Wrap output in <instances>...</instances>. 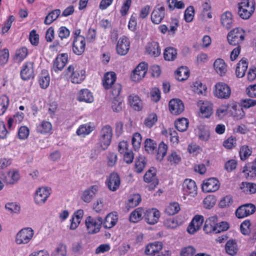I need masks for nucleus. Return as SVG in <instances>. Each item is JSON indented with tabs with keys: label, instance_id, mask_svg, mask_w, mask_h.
Instances as JSON below:
<instances>
[{
	"label": "nucleus",
	"instance_id": "1",
	"mask_svg": "<svg viewBox=\"0 0 256 256\" xmlns=\"http://www.w3.org/2000/svg\"><path fill=\"white\" fill-rule=\"evenodd\" d=\"M228 228L229 225L227 222H218L217 217L212 216L206 220L203 229L206 234H218L228 230Z\"/></svg>",
	"mask_w": 256,
	"mask_h": 256
},
{
	"label": "nucleus",
	"instance_id": "2",
	"mask_svg": "<svg viewBox=\"0 0 256 256\" xmlns=\"http://www.w3.org/2000/svg\"><path fill=\"white\" fill-rule=\"evenodd\" d=\"M112 136V130L109 125L102 127L100 132L97 147L100 150H106L110 145Z\"/></svg>",
	"mask_w": 256,
	"mask_h": 256
},
{
	"label": "nucleus",
	"instance_id": "3",
	"mask_svg": "<svg viewBox=\"0 0 256 256\" xmlns=\"http://www.w3.org/2000/svg\"><path fill=\"white\" fill-rule=\"evenodd\" d=\"M255 10V3H252V0L250 2H245L238 3V14L244 20L248 19Z\"/></svg>",
	"mask_w": 256,
	"mask_h": 256
},
{
	"label": "nucleus",
	"instance_id": "4",
	"mask_svg": "<svg viewBox=\"0 0 256 256\" xmlns=\"http://www.w3.org/2000/svg\"><path fill=\"white\" fill-rule=\"evenodd\" d=\"M103 220L102 217L94 218L90 216L87 217L85 220L86 226L90 234H96L100 232Z\"/></svg>",
	"mask_w": 256,
	"mask_h": 256
},
{
	"label": "nucleus",
	"instance_id": "5",
	"mask_svg": "<svg viewBox=\"0 0 256 256\" xmlns=\"http://www.w3.org/2000/svg\"><path fill=\"white\" fill-rule=\"evenodd\" d=\"M227 38L230 44L236 46L244 40V32L239 28H234L228 33Z\"/></svg>",
	"mask_w": 256,
	"mask_h": 256
},
{
	"label": "nucleus",
	"instance_id": "6",
	"mask_svg": "<svg viewBox=\"0 0 256 256\" xmlns=\"http://www.w3.org/2000/svg\"><path fill=\"white\" fill-rule=\"evenodd\" d=\"M214 96L222 99H228L231 94L230 87L226 84L219 82L215 85Z\"/></svg>",
	"mask_w": 256,
	"mask_h": 256
},
{
	"label": "nucleus",
	"instance_id": "7",
	"mask_svg": "<svg viewBox=\"0 0 256 256\" xmlns=\"http://www.w3.org/2000/svg\"><path fill=\"white\" fill-rule=\"evenodd\" d=\"M34 234V230L30 228L21 230L16 234V242L18 244H26L32 239Z\"/></svg>",
	"mask_w": 256,
	"mask_h": 256
},
{
	"label": "nucleus",
	"instance_id": "8",
	"mask_svg": "<svg viewBox=\"0 0 256 256\" xmlns=\"http://www.w3.org/2000/svg\"><path fill=\"white\" fill-rule=\"evenodd\" d=\"M66 247L64 244H60L52 252L50 256H66ZM30 256H50L48 252L45 250H40L34 252Z\"/></svg>",
	"mask_w": 256,
	"mask_h": 256
},
{
	"label": "nucleus",
	"instance_id": "9",
	"mask_svg": "<svg viewBox=\"0 0 256 256\" xmlns=\"http://www.w3.org/2000/svg\"><path fill=\"white\" fill-rule=\"evenodd\" d=\"M256 210L255 206L252 204H246L240 206L235 214L238 218H242L253 214Z\"/></svg>",
	"mask_w": 256,
	"mask_h": 256
},
{
	"label": "nucleus",
	"instance_id": "10",
	"mask_svg": "<svg viewBox=\"0 0 256 256\" xmlns=\"http://www.w3.org/2000/svg\"><path fill=\"white\" fill-rule=\"evenodd\" d=\"M144 180L147 183H150L147 188L149 190H154L158 184V180L156 177V170L154 168H151L145 174Z\"/></svg>",
	"mask_w": 256,
	"mask_h": 256
},
{
	"label": "nucleus",
	"instance_id": "11",
	"mask_svg": "<svg viewBox=\"0 0 256 256\" xmlns=\"http://www.w3.org/2000/svg\"><path fill=\"white\" fill-rule=\"evenodd\" d=\"M71 74V81L72 83L80 84L85 78V72L82 70H74L73 66H70L66 70V74Z\"/></svg>",
	"mask_w": 256,
	"mask_h": 256
},
{
	"label": "nucleus",
	"instance_id": "12",
	"mask_svg": "<svg viewBox=\"0 0 256 256\" xmlns=\"http://www.w3.org/2000/svg\"><path fill=\"white\" fill-rule=\"evenodd\" d=\"M51 188L48 187L39 188L36 192L34 200L36 204H41L46 202L50 194Z\"/></svg>",
	"mask_w": 256,
	"mask_h": 256
},
{
	"label": "nucleus",
	"instance_id": "13",
	"mask_svg": "<svg viewBox=\"0 0 256 256\" xmlns=\"http://www.w3.org/2000/svg\"><path fill=\"white\" fill-rule=\"evenodd\" d=\"M219 188V181L214 178H211L204 180L202 185V190L206 192H214Z\"/></svg>",
	"mask_w": 256,
	"mask_h": 256
},
{
	"label": "nucleus",
	"instance_id": "14",
	"mask_svg": "<svg viewBox=\"0 0 256 256\" xmlns=\"http://www.w3.org/2000/svg\"><path fill=\"white\" fill-rule=\"evenodd\" d=\"M85 47L86 41L84 36L74 38L72 43V50L76 54L81 55L84 52Z\"/></svg>",
	"mask_w": 256,
	"mask_h": 256
},
{
	"label": "nucleus",
	"instance_id": "15",
	"mask_svg": "<svg viewBox=\"0 0 256 256\" xmlns=\"http://www.w3.org/2000/svg\"><path fill=\"white\" fill-rule=\"evenodd\" d=\"M168 106L171 113L176 115L180 114L184 110L182 102L178 98L170 100L168 104Z\"/></svg>",
	"mask_w": 256,
	"mask_h": 256
},
{
	"label": "nucleus",
	"instance_id": "16",
	"mask_svg": "<svg viewBox=\"0 0 256 256\" xmlns=\"http://www.w3.org/2000/svg\"><path fill=\"white\" fill-rule=\"evenodd\" d=\"M164 7L158 4L152 13L151 20L153 23L159 24L164 18Z\"/></svg>",
	"mask_w": 256,
	"mask_h": 256
},
{
	"label": "nucleus",
	"instance_id": "17",
	"mask_svg": "<svg viewBox=\"0 0 256 256\" xmlns=\"http://www.w3.org/2000/svg\"><path fill=\"white\" fill-rule=\"evenodd\" d=\"M129 48L130 42L128 38L125 36L120 38L116 45L118 54L121 56L126 55L128 52Z\"/></svg>",
	"mask_w": 256,
	"mask_h": 256
},
{
	"label": "nucleus",
	"instance_id": "18",
	"mask_svg": "<svg viewBox=\"0 0 256 256\" xmlns=\"http://www.w3.org/2000/svg\"><path fill=\"white\" fill-rule=\"evenodd\" d=\"M160 216V212L156 208L147 210L144 212L146 222L150 224H154L158 222Z\"/></svg>",
	"mask_w": 256,
	"mask_h": 256
},
{
	"label": "nucleus",
	"instance_id": "19",
	"mask_svg": "<svg viewBox=\"0 0 256 256\" xmlns=\"http://www.w3.org/2000/svg\"><path fill=\"white\" fill-rule=\"evenodd\" d=\"M106 183L110 190L113 192L116 191L119 188L120 184L118 174L116 172L110 174Z\"/></svg>",
	"mask_w": 256,
	"mask_h": 256
},
{
	"label": "nucleus",
	"instance_id": "20",
	"mask_svg": "<svg viewBox=\"0 0 256 256\" xmlns=\"http://www.w3.org/2000/svg\"><path fill=\"white\" fill-rule=\"evenodd\" d=\"M204 222V218L202 216H196L187 228L188 232L190 234H194L202 226Z\"/></svg>",
	"mask_w": 256,
	"mask_h": 256
},
{
	"label": "nucleus",
	"instance_id": "21",
	"mask_svg": "<svg viewBox=\"0 0 256 256\" xmlns=\"http://www.w3.org/2000/svg\"><path fill=\"white\" fill-rule=\"evenodd\" d=\"M34 63L32 62H26L20 71L21 78L24 80H28L34 78V72L33 69Z\"/></svg>",
	"mask_w": 256,
	"mask_h": 256
},
{
	"label": "nucleus",
	"instance_id": "22",
	"mask_svg": "<svg viewBox=\"0 0 256 256\" xmlns=\"http://www.w3.org/2000/svg\"><path fill=\"white\" fill-rule=\"evenodd\" d=\"M68 55L62 54L56 56L54 62L53 68L55 72L62 70L68 62Z\"/></svg>",
	"mask_w": 256,
	"mask_h": 256
},
{
	"label": "nucleus",
	"instance_id": "23",
	"mask_svg": "<svg viewBox=\"0 0 256 256\" xmlns=\"http://www.w3.org/2000/svg\"><path fill=\"white\" fill-rule=\"evenodd\" d=\"M98 186L96 185L91 186L89 188L84 190L82 194L81 198L85 202L89 203L98 191Z\"/></svg>",
	"mask_w": 256,
	"mask_h": 256
},
{
	"label": "nucleus",
	"instance_id": "24",
	"mask_svg": "<svg viewBox=\"0 0 256 256\" xmlns=\"http://www.w3.org/2000/svg\"><path fill=\"white\" fill-rule=\"evenodd\" d=\"M183 188L184 192L188 194L194 196L197 194V186L194 180L186 179L183 184Z\"/></svg>",
	"mask_w": 256,
	"mask_h": 256
},
{
	"label": "nucleus",
	"instance_id": "25",
	"mask_svg": "<svg viewBox=\"0 0 256 256\" xmlns=\"http://www.w3.org/2000/svg\"><path fill=\"white\" fill-rule=\"evenodd\" d=\"M162 248V244L160 242H155L148 244L145 250V254L146 255L154 254L158 253Z\"/></svg>",
	"mask_w": 256,
	"mask_h": 256
},
{
	"label": "nucleus",
	"instance_id": "26",
	"mask_svg": "<svg viewBox=\"0 0 256 256\" xmlns=\"http://www.w3.org/2000/svg\"><path fill=\"white\" fill-rule=\"evenodd\" d=\"M146 50L148 54L154 57H157L160 54V48L157 42H152L148 43Z\"/></svg>",
	"mask_w": 256,
	"mask_h": 256
},
{
	"label": "nucleus",
	"instance_id": "27",
	"mask_svg": "<svg viewBox=\"0 0 256 256\" xmlns=\"http://www.w3.org/2000/svg\"><path fill=\"white\" fill-rule=\"evenodd\" d=\"M118 216L116 212H111L107 214L103 222L105 228L110 229L114 226L118 222Z\"/></svg>",
	"mask_w": 256,
	"mask_h": 256
},
{
	"label": "nucleus",
	"instance_id": "28",
	"mask_svg": "<svg viewBox=\"0 0 256 256\" xmlns=\"http://www.w3.org/2000/svg\"><path fill=\"white\" fill-rule=\"evenodd\" d=\"M116 74L114 72H107L104 74L103 86L106 89L110 88L116 80Z\"/></svg>",
	"mask_w": 256,
	"mask_h": 256
},
{
	"label": "nucleus",
	"instance_id": "29",
	"mask_svg": "<svg viewBox=\"0 0 256 256\" xmlns=\"http://www.w3.org/2000/svg\"><path fill=\"white\" fill-rule=\"evenodd\" d=\"M221 24L227 30L232 26V14L230 12H226L221 16Z\"/></svg>",
	"mask_w": 256,
	"mask_h": 256
},
{
	"label": "nucleus",
	"instance_id": "30",
	"mask_svg": "<svg viewBox=\"0 0 256 256\" xmlns=\"http://www.w3.org/2000/svg\"><path fill=\"white\" fill-rule=\"evenodd\" d=\"M248 63L246 60L242 59L237 64L236 70V76L238 78H242L248 68Z\"/></svg>",
	"mask_w": 256,
	"mask_h": 256
},
{
	"label": "nucleus",
	"instance_id": "31",
	"mask_svg": "<svg viewBox=\"0 0 256 256\" xmlns=\"http://www.w3.org/2000/svg\"><path fill=\"white\" fill-rule=\"evenodd\" d=\"M78 100L80 102H92L94 100V98L92 92L89 90L84 89L80 91Z\"/></svg>",
	"mask_w": 256,
	"mask_h": 256
},
{
	"label": "nucleus",
	"instance_id": "32",
	"mask_svg": "<svg viewBox=\"0 0 256 256\" xmlns=\"http://www.w3.org/2000/svg\"><path fill=\"white\" fill-rule=\"evenodd\" d=\"M214 66L217 73L221 76L224 75L226 72V64L222 59H216L214 64Z\"/></svg>",
	"mask_w": 256,
	"mask_h": 256
},
{
	"label": "nucleus",
	"instance_id": "33",
	"mask_svg": "<svg viewBox=\"0 0 256 256\" xmlns=\"http://www.w3.org/2000/svg\"><path fill=\"white\" fill-rule=\"evenodd\" d=\"M128 100L130 106L136 110H140L142 105L138 96L134 94L130 96Z\"/></svg>",
	"mask_w": 256,
	"mask_h": 256
},
{
	"label": "nucleus",
	"instance_id": "34",
	"mask_svg": "<svg viewBox=\"0 0 256 256\" xmlns=\"http://www.w3.org/2000/svg\"><path fill=\"white\" fill-rule=\"evenodd\" d=\"M189 74L188 68L182 66L176 72V78L179 81L185 80L188 78Z\"/></svg>",
	"mask_w": 256,
	"mask_h": 256
},
{
	"label": "nucleus",
	"instance_id": "35",
	"mask_svg": "<svg viewBox=\"0 0 256 256\" xmlns=\"http://www.w3.org/2000/svg\"><path fill=\"white\" fill-rule=\"evenodd\" d=\"M50 78L47 70H42L39 76V84L42 88H46L49 86Z\"/></svg>",
	"mask_w": 256,
	"mask_h": 256
},
{
	"label": "nucleus",
	"instance_id": "36",
	"mask_svg": "<svg viewBox=\"0 0 256 256\" xmlns=\"http://www.w3.org/2000/svg\"><path fill=\"white\" fill-rule=\"evenodd\" d=\"M225 249L226 252L230 255L234 256L238 252L237 244L235 240H230L226 244Z\"/></svg>",
	"mask_w": 256,
	"mask_h": 256
},
{
	"label": "nucleus",
	"instance_id": "37",
	"mask_svg": "<svg viewBox=\"0 0 256 256\" xmlns=\"http://www.w3.org/2000/svg\"><path fill=\"white\" fill-rule=\"evenodd\" d=\"M240 188L246 194H254L256 192V184L248 182H242Z\"/></svg>",
	"mask_w": 256,
	"mask_h": 256
},
{
	"label": "nucleus",
	"instance_id": "38",
	"mask_svg": "<svg viewBox=\"0 0 256 256\" xmlns=\"http://www.w3.org/2000/svg\"><path fill=\"white\" fill-rule=\"evenodd\" d=\"M60 10L56 9L50 12L46 17L44 23L46 25L51 24L54 20H56L60 14Z\"/></svg>",
	"mask_w": 256,
	"mask_h": 256
},
{
	"label": "nucleus",
	"instance_id": "39",
	"mask_svg": "<svg viewBox=\"0 0 256 256\" xmlns=\"http://www.w3.org/2000/svg\"><path fill=\"white\" fill-rule=\"evenodd\" d=\"M52 128L50 122L47 121H42L37 126L36 131L38 133L46 134L49 132Z\"/></svg>",
	"mask_w": 256,
	"mask_h": 256
},
{
	"label": "nucleus",
	"instance_id": "40",
	"mask_svg": "<svg viewBox=\"0 0 256 256\" xmlns=\"http://www.w3.org/2000/svg\"><path fill=\"white\" fill-rule=\"evenodd\" d=\"M144 210L142 208H138L133 211L130 214V220L132 222H136L141 220Z\"/></svg>",
	"mask_w": 256,
	"mask_h": 256
},
{
	"label": "nucleus",
	"instance_id": "41",
	"mask_svg": "<svg viewBox=\"0 0 256 256\" xmlns=\"http://www.w3.org/2000/svg\"><path fill=\"white\" fill-rule=\"evenodd\" d=\"M188 126V120L186 118H182L178 120L175 122V126L180 132L186 131Z\"/></svg>",
	"mask_w": 256,
	"mask_h": 256
},
{
	"label": "nucleus",
	"instance_id": "42",
	"mask_svg": "<svg viewBox=\"0 0 256 256\" xmlns=\"http://www.w3.org/2000/svg\"><path fill=\"white\" fill-rule=\"evenodd\" d=\"M177 52L175 48L172 47L168 48L165 49L164 56L166 60H174L176 58Z\"/></svg>",
	"mask_w": 256,
	"mask_h": 256
},
{
	"label": "nucleus",
	"instance_id": "43",
	"mask_svg": "<svg viewBox=\"0 0 256 256\" xmlns=\"http://www.w3.org/2000/svg\"><path fill=\"white\" fill-rule=\"evenodd\" d=\"M122 99L120 97L112 98V108L114 112H120L122 108Z\"/></svg>",
	"mask_w": 256,
	"mask_h": 256
},
{
	"label": "nucleus",
	"instance_id": "44",
	"mask_svg": "<svg viewBox=\"0 0 256 256\" xmlns=\"http://www.w3.org/2000/svg\"><path fill=\"white\" fill-rule=\"evenodd\" d=\"M146 164L145 157L140 156L136 160L135 162V167L136 171L138 173L142 172Z\"/></svg>",
	"mask_w": 256,
	"mask_h": 256
},
{
	"label": "nucleus",
	"instance_id": "45",
	"mask_svg": "<svg viewBox=\"0 0 256 256\" xmlns=\"http://www.w3.org/2000/svg\"><path fill=\"white\" fill-rule=\"evenodd\" d=\"M156 144L150 138H146L144 142L145 150L148 152L152 154L156 148Z\"/></svg>",
	"mask_w": 256,
	"mask_h": 256
},
{
	"label": "nucleus",
	"instance_id": "46",
	"mask_svg": "<svg viewBox=\"0 0 256 256\" xmlns=\"http://www.w3.org/2000/svg\"><path fill=\"white\" fill-rule=\"evenodd\" d=\"M20 178L18 172H9L6 178V182L8 184H14Z\"/></svg>",
	"mask_w": 256,
	"mask_h": 256
},
{
	"label": "nucleus",
	"instance_id": "47",
	"mask_svg": "<svg viewBox=\"0 0 256 256\" xmlns=\"http://www.w3.org/2000/svg\"><path fill=\"white\" fill-rule=\"evenodd\" d=\"M216 198L214 196L209 195L207 196L203 201L204 208L207 209L211 208L216 204Z\"/></svg>",
	"mask_w": 256,
	"mask_h": 256
},
{
	"label": "nucleus",
	"instance_id": "48",
	"mask_svg": "<svg viewBox=\"0 0 256 256\" xmlns=\"http://www.w3.org/2000/svg\"><path fill=\"white\" fill-rule=\"evenodd\" d=\"M200 112L204 118H209L212 114V108L211 104H203L200 108Z\"/></svg>",
	"mask_w": 256,
	"mask_h": 256
},
{
	"label": "nucleus",
	"instance_id": "49",
	"mask_svg": "<svg viewBox=\"0 0 256 256\" xmlns=\"http://www.w3.org/2000/svg\"><path fill=\"white\" fill-rule=\"evenodd\" d=\"M252 150L246 145L242 146L240 150V156L242 160H244L251 155Z\"/></svg>",
	"mask_w": 256,
	"mask_h": 256
},
{
	"label": "nucleus",
	"instance_id": "50",
	"mask_svg": "<svg viewBox=\"0 0 256 256\" xmlns=\"http://www.w3.org/2000/svg\"><path fill=\"white\" fill-rule=\"evenodd\" d=\"M168 146L163 142L160 144L158 149L156 158L161 160L166 156L167 152Z\"/></svg>",
	"mask_w": 256,
	"mask_h": 256
},
{
	"label": "nucleus",
	"instance_id": "51",
	"mask_svg": "<svg viewBox=\"0 0 256 256\" xmlns=\"http://www.w3.org/2000/svg\"><path fill=\"white\" fill-rule=\"evenodd\" d=\"M207 89L205 85H203L200 82H196L194 83L192 90L198 94H204Z\"/></svg>",
	"mask_w": 256,
	"mask_h": 256
},
{
	"label": "nucleus",
	"instance_id": "52",
	"mask_svg": "<svg viewBox=\"0 0 256 256\" xmlns=\"http://www.w3.org/2000/svg\"><path fill=\"white\" fill-rule=\"evenodd\" d=\"M180 208L179 204L174 202L170 204L166 210V212L170 216L174 215L179 212Z\"/></svg>",
	"mask_w": 256,
	"mask_h": 256
},
{
	"label": "nucleus",
	"instance_id": "53",
	"mask_svg": "<svg viewBox=\"0 0 256 256\" xmlns=\"http://www.w3.org/2000/svg\"><path fill=\"white\" fill-rule=\"evenodd\" d=\"M194 14V10L193 6H189L185 10L184 12V20L188 22H190L193 20Z\"/></svg>",
	"mask_w": 256,
	"mask_h": 256
},
{
	"label": "nucleus",
	"instance_id": "54",
	"mask_svg": "<svg viewBox=\"0 0 256 256\" xmlns=\"http://www.w3.org/2000/svg\"><path fill=\"white\" fill-rule=\"evenodd\" d=\"M142 141V136L140 134L135 133L134 134L132 138V144L133 148L135 150H138L140 148Z\"/></svg>",
	"mask_w": 256,
	"mask_h": 256
},
{
	"label": "nucleus",
	"instance_id": "55",
	"mask_svg": "<svg viewBox=\"0 0 256 256\" xmlns=\"http://www.w3.org/2000/svg\"><path fill=\"white\" fill-rule=\"evenodd\" d=\"M92 130V128L90 126L82 125L76 131L78 136H85L89 134Z\"/></svg>",
	"mask_w": 256,
	"mask_h": 256
},
{
	"label": "nucleus",
	"instance_id": "56",
	"mask_svg": "<svg viewBox=\"0 0 256 256\" xmlns=\"http://www.w3.org/2000/svg\"><path fill=\"white\" fill-rule=\"evenodd\" d=\"M5 208L10 213H18L20 210V206L16 203H7L5 206Z\"/></svg>",
	"mask_w": 256,
	"mask_h": 256
},
{
	"label": "nucleus",
	"instance_id": "57",
	"mask_svg": "<svg viewBox=\"0 0 256 256\" xmlns=\"http://www.w3.org/2000/svg\"><path fill=\"white\" fill-rule=\"evenodd\" d=\"M141 197L139 194H134L128 200L129 204L132 207L137 206L141 202Z\"/></svg>",
	"mask_w": 256,
	"mask_h": 256
},
{
	"label": "nucleus",
	"instance_id": "58",
	"mask_svg": "<svg viewBox=\"0 0 256 256\" xmlns=\"http://www.w3.org/2000/svg\"><path fill=\"white\" fill-rule=\"evenodd\" d=\"M9 57L8 50L4 48L0 52V65L4 66L8 61Z\"/></svg>",
	"mask_w": 256,
	"mask_h": 256
},
{
	"label": "nucleus",
	"instance_id": "59",
	"mask_svg": "<svg viewBox=\"0 0 256 256\" xmlns=\"http://www.w3.org/2000/svg\"><path fill=\"white\" fill-rule=\"evenodd\" d=\"M9 104V99L6 96H4L0 103V116L2 115L6 110Z\"/></svg>",
	"mask_w": 256,
	"mask_h": 256
},
{
	"label": "nucleus",
	"instance_id": "60",
	"mask_svg": "<svg viewBox=\"0 0 256 256\" xmlns=\"http://www.w3.org/2000/svg\"><path fill=\"white\" fill-rule=\"evenodd\" d=\"M250 222L249 220H246L241 224L240 228L243 234L247 235L250 233Z\"/></svg>",
	"mask_w": 256,
	"mask_h": 256
},
{
	"label": "nucleus",
	"instance_id": "61",
	"mask_svg": "<svg viewBox=\"0 0 256 256\" xmlns=\"http://www.w3.org/2000/svg\"><path fill=\"white\" fill-rule=\"evenodd\" d=\"M146 74L142 70L136 72L135 69L133 70L132 74H131V78L134 82H138L140 80H142L143 78H144Z\"/></svg>",
	"mask_w": 256,
	"mask_h": 256
},
{
	"label": "nucleus",
	"instance_id": "62",
	"mask_svg": "<svg viewBox=\"0 0 256 256\" xmlns=\"http://www.w3.org/2000/svg\"><path fill=\"white\" fill-rule=\"evenodd\" d=\"M196 252V250L194 247L189 246L182 248L180 254L181 256H194Z\"/></svg>",
	"mask_w": 256,
	"mask_h": 256
},
{
	"label": "nucleus",
	"instance_id": "63",
	"mask_svg": "<svg viewBox=\"0 0 256 256\" xmlns=\"http://www.w3.org/2000/svg\"><path fill=\"white\" fill-rule=\"evenodd\" d=\"M157 121V116L156 114H150L144 121L145 124L149 127L151 128Z\"/></svg>",
	"mask_w": 256,
	"mask_h": 256
},
{
	"label": "nucleus",
	"instance_id": "64",
	"mask_svg": "<svg viewBox=\"0 0 256 256\" xmlns=\"http://www.w3.org/2000/svg\"><path fill=\"white\" fill-rule=\"evenodd\" d=\"M29 134V130L25 126H21L18 130V136L20 139L26 138Z\"/></svg>",
	"mask_w": 256,
	"mask_h": 256
}]
</instances>
